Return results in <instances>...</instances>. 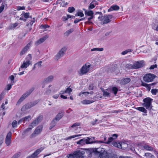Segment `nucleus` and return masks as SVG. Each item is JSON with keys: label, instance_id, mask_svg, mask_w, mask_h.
<instances>
[{"label": "nucleus", "instance_id": "obj_31", "mask_svg": "<svg viewBox=\"0 0 158 158\" xmlns=\"http://www.w3.org/2000/svg\"><path fill=\"white\" fill-rule=\"evenodd\" d=\"M86 140H87L88 144H91L94 143H98V140L97 141H93V140L91 139V138L90 137H87L86 138Z\"/></svg>", "mask_w": 158, "mask_h": 158}, {"label": "nucleus", "instance_id": "obj_27", "mask_svg": "<svg viewBox=\"0 0 158 158\" xmlns=\"http://www.w3.org/2000/svg\"><path fill=\"white\" fill-rule=\"evenodd\" d=\"M141 85L143 86H144L146 88L148 91H150L151 89V86L149 84H148L142 81Z\"/></svg>", "mask_w": 158, "mask_h": 158}, {"label": "nucleus", "instance_id": "obj_10", "mask_svg": "<svg viewBox=\"0 0 158 158\" xmlns=\"http://www.w3.org/2000/svg\"><path fill=\"white\" fill-rule=\"evenodd\" d=\"M43 129V126L40 125L38 126L35 129L33 133L31 135V138H33L35 136V135H38L40 134L42 131Z\"/></svg>", "mask_w": 158, "mask_h": 158}, {"label": "nucleus", "instance_id": "obj_2", "mask_svg": "<svg viewBox=\"0 0 158 158\" xmlns=\"http://www.w3.org/2000/svg\"><path fill=\"white\" fill-rule=\"evenodd\" d=\"M34 89V87H32L27 91L20 97L16 105L20 104L23 100L28 97L32 92Z\"/></svg>", "mask_w": 158, "mask_h": 158}, {"label": "nucleus", "instance_id": "obj_47", "mask_svg": "<svg viewBox=\"0 0 158 158\" xmlns=\"http://www.w3.org/2000/svg\"><path fill=\"white\" fill-rule=\"evenodd\" d=\"M35 22V19L34 18H33L31 20H30V22L28 24V26H31Z\"/></svg>", "mask_w": 158, "mask_h": 158}, {"label": "nucleus", "instance_id": "obj_7", "mask_svg": "<svg viewBox=\"0 0 158 158\" xmlns=\"http://www.w3.org/2000/svg\"><path fill=\"white\" fill-rule=\"evenodd\" d=\"M91 64L89 63H87L84 65L80 69V72L82 75L86 73L89 70Z\"/></svg>", "mask_w": 158, "mask_h": 158}, {"label": "nucleus", "instance_id": "obj_28", "mask_svg": "<svg viewBox=\"0 0 158 158\" xmlns=\"http://www.w3.org/2000/svg\"><path fill=\"white\" fill-rule=\"evenodd\" d=\"M114 139L113 138V137H110L108 139V140H107V141H101V142H102V143H105L106 144H109L111 142H112Z\"/></svg>", "mask_w": 158, "mask_h": 158}, {"label": "nucleus", "instance_id": "obj_58", "mask_svg": "<svg viewBox=\"0 0 158 158\" xmlns=\"http://www.w3.org/2000/svg\"><path fill=\"white\" fill-rule=\"evenodd\" d=\"M25 9V7L24 6H19L17 7V10H24Z\"/></svg>", "mask_w": 158, "mask_h": 158}, {"label": "nucleus", "instance_id": "obj_19", "mask_svg": "<svg viewBox=\"0 0 158 158\" xmlns=\"http://www.w3.org/2000/svg\"><path fill=\"white\" fill-rule=\"evenodd\" d=\"M119 9V7L117 5H112L108 10V12H110L113 10H118Z\"/></svg>", "mask_w": 158, "mask_h": 158}, {"label": "nucleus", "instance_id": "obj_17", "mask_svg": "<svg viewBox=\"0 0 158 158\" xmlns=\"http://www.w3.org/2000/svg\"><path fill=\"white\" fill-rule=\"evenodd\" d=\"M64 110H62L61 111L59 112V113L56 115L54 120L56 121L59 120L64 116Z\"/></svg>", "mask_w": 158, "mask_h": 158}, {"label": "nucleus", "instance_id": "obj_52", "mask_svg": "<svg viewBox=\"0 0 158 158\" xmlns=\"http://www.w3.org/2000/svg\"><path fill=\"white\" fill-rule=\"evenodd\" d=\"M44 40H37L35 42V45L37 46L44 42Z\"/></svg>", "mask_w": 158, "mask_h": 158}, {"label": "nucleus", "instance_id": "obj_44", "mask_svg": "<svg viewBox=\"0 0 158 158\" xmlns=\"http://www.w3.org/2000/svg\"><path fill=\"white\" fill-rule=\"evenodd\" d=\"M17 123L18 122L16 120H14L11 124L13 128L16 127H17Z\"/></svg>", "mask_w": 158, "mask_h": 158}, {"label": "nucleus", "instance_id": "obj_62", "mask_svg": "<svg viewBox=\"0 0 158 158\" xmlns=\"http://www.w3.org/2000/svg\"><path fill=\"white\" fill-rule=\"evenodd\" d=\"M88 89L89 90H92L94 89L93 85L92 84L89 85Z\"/></svg>", "mask_w": 158, "mask_h": 158}, {"label": "nucleus", "instance_id": "obj_18", "mask_svg": "<svg viewBox=\"0 0 158 158\" xmlns=\"http://www.w3.org/2000/svg\"><path fill=\"white\" fill-rule=\"evenodd\" d=\"M87 140H86V138L81 139L77 142V144L81 145H83L85 144H88Z\"/></svg>", "mask_w": 158, "mask_h": 158}, {"label": "nucleus", "instance_id": "obj_29", "mask_svg": "<svg viewBox=\"0 0 158 158\" xmlns=\"http://www.w3.org/2000/svg\"><path fill=\"white\" fill-rule=\"evenodd\" d=\"M94 102V101L92 100H89L86 99L82 101L81 102L83 104H91Z\"/></svg>", "mask_w": 158, "mask_h": 158}, {"label": "nucleus", "instance_id": "obj_37", "mask_svg": "<svg viewBox=\"0 0 158 158\" xmlns=\"http://www.w3.org/2000/svg\"><path fill=\"white\" fill-rule=\"evenodd\" d=\"M103 50V48H94L92 49L91 50V51H102Z\"/></svg>", "mask_w": 158, "mask_h": 158}, {"label": "nucleus", "instance_id": "obj_34", "mask_svg": "<svg viewBox=\"0 0 158 158\" xmlns=\"http://www.w3.org/2000/svg\"><path fill=\"white\" fill-rule=\"evenodd\" d=\"M102 91L103 93L104 96L109 97H110V92H108V91H107L106 89L105 90L103 89V90H102Z\"/></svg>", "mask_w": 158, "mask_h": 158}, {"label": "nucleus", "instance_id": "obj_9", "mask_svg": "<svg viewBox=\"0 0 158 158\" xmlns=\"http://www.w3.org/2000/svg\"><path fill=\"white\" fill-rule=\"evenodd\" d=\"M44 147H41L36 150L31 156H29L27 158H37L38 155L44 149Z\"/></svg>", "mask_w": 158, "mask_h": 158}, {"label": "nucleus", "instance_id": "obj_49", "mask_svg": "<svg viewBox=\"0 0 158 158\" xmlns=\"http://www.w3.org/2000/svg\"><path fill=\"white\" fill-rule=\"evenodd\" d=\"M131 49H128L125 50V51L122 52L121 54L123 55H124L127 54L129 52H131Z\"/></svg>", "mask_w": 158, "mask_h": 158}, {"label": "nucleus", "instance_id": "obj_61", "mask_svg": "<svg viewBox=\"0 0 158 158\" xmlns=\"http://www.w3.org/2000/svg\"><path fill=\"white\" fill-rule=\"evenodd\" d=\"M48 37V36L47 35H46L42 38L40 39L39 40H46Z\"/></svg>", "mask_w": 158, "mask_h": 158}, {"label": "nucleus", "instance_id": "obj_54", "mask_svg": "<svg viewBox=\"0 0 158 158\" xmlns=\"http://www.w3.org/2000/svg\"><path fill=\"white\" fill-rule=\"evenodd\" d=\"M145 156H146L150 157L151 158H152L154 157V156L152 155L151 153H146L145 154Z\"/></svg>", "mask_w": 158, "mask_h": 158}, {"label": "nucleus", "instance_id": "obj_23", "mask_svg": "<svg viewBox=\"0 0 158 158\" xmlns=\"http://www.w3.org/2000/svg\"><path fill=\"white\" fill-rule=\"evenodd\" d=\"M97 153V154L99 156V154L102 153L105 151L104 149L102 148H97L93 149Z\"/></svg>", "mask_w": 158, "mask_h": 158}, {"label": "nucleus", "instance_id": "obj_51", "mask_svg": "<svg viewBox=\"0 0 158 158\" xmlns=\"http://www.w3.org/2000/svg\"><path fill=\"white\" fill-rule=\"evenodd\" d=\"M158 92V89H152L151 90V93L153 95H155L156 94V93Z\"/></svg>", "mask_w": 158, "mask_h": 158}, {"label": "nucleus", "instance_id": "obj_11", "mask_svg": "<svg viewBox=\"0 0 158 158\" xmlns=\"http://www.w3.org/2000/svg\"><path fill=\"white\" fill-rule=\"evenodd\" d=\"M12 133L10 131L7 134L6 139L5 143L7 146L10 145L11 142Z\"/></svg>", "mask_w": 158, "mask_h": 158}, {"label": "nucleus", "instance_id": "obj_53", "mask_svg": "<svg viewBox=\"0 0 158 158\" xmlns=\"http://www.w3.org/2000/svg\"><path fill=\"white\" fill-rule=\"evenodd\" d=\"M119 144H120V143H118L116 142L113 141L112 142V144L114 147H117L118 148H119Z\"/></svg>", "mask_w": 158, "mask_h": 158}, {"label": "nucleus", "instance_id": "obj_24", "mask_svg": "<svg viewBox=\"0 0 158 158\" xmlns=\"http://www.w3.org/2000/svg\"><path fill=\"white\" fill-rule=\"evenodd\" d=\"M54 79V77L52 75H51L47 77L44 80V82L45 83H49L52 82Z\"/></svg>", "mask_w": 158, "mask_h": 158}, {"label": "nucleus", "instance_id": "obj_36", "mask_svg": "<svg viewBox=\"0 0 158 158\" xmlns=\"http://www.w3.org/2000/svg\"><path fill=\"white\" fill-rule=\"evenodd\" d=\"M38 124V122H37L35 120L31 123L30 126L31 127H34L36 126Z\"/></svg>", "mask_w": 158, "mask_h": 158}, {"label": "nucleus", "instance_id": "obj_13", "mask_svg": "<svg viewBox=\"0 0 158 158\" xmlns=\"http://www.w3.org/2000/svg\"><path fill=\"white\" fill-rule=\"evenodd\" d=\"M111 156V153H107L104 151L102 153L99 154L98 157L99 158H109Z\"/></svg>", "mask_w": 158, "mask_h": 158}, {"label": "nucleus", "instance_id": "obj_1", "mask_svg": "<svg viewBox=\"0 0 158 158\" xmlns=\"http://www.w3.org/2000/svg\"><path fill=\"white\" fill-rule=\"evenodd\" d=\"M98 156L93 149H86L85 156L86 158H98Z\"/></svg>", "mask_w": 158, "mask_h": 158}, {"label": "nucleus", "instance_id": "obj_25", "mask_svg": "<svg viewBox=\"0 0 158 158\" xmlns=\"http://www.w3.org/2000/svg\"><path fill=\"white\" fill-rule=\"evenodd\" d=\"M31 62L29 61H24L23 64L21 66V68H27L30 64Z\"/></svg>", "mask_w": 158, "mask_h": 158}, {"label": "nucleus", "instance_id": "obj_26", "mask_svg": "<svg viewBox=\"0 0 158 158\" xmlns=\"http://www.w3.org/2000/svg\"><path fill=\"white\" fill-rule=\"evenodd\" d=\"M80 125V123H74L71 127H69L70 130H71L72 128H73L75 130H76L77 129V127Z\"/></svg>", "mask_w": 158, "mask_h": 158}, {"label": "nucleus", "instance_id": "obj_12", "mask_svg": "<svg viewBox=\"0 0 158 158\" xmlns=\"http://www.w3.org/2000/svg\"><path fill=\"white\" fill-rule=\"evenodd\" d=\"M144 62L143 61H138L134 63L135 69L141 68L144 66Z\"/></svg>", "mask_w": 158, "mask_h": 158}, {"label": "nucleus", "instance_id": "obj_33", "mask_svg": "<svg viewBox=\"0 0 158 158\" xmlns=\"http://www.w3.org/2000/svg\"><path fill=\"white\" fill-rule=\"evenodd\" d=\"M73 31L74 29L73 28H71L65 32L64 33V35H65L68 36L70 33L73 32Z\"/></svg>", "mask_w": 158, "mask_h": 158}, {"label": "nucleus", "instance_id": "obj_8", "mask_svg": "<svg viewBox=\"0 0 158 158\" xmlns=\"http://www.w3.org/2000/svg\"><path fill=\"white\" fill-rule=\"evenodd\" d=\"M67 48L66 47L62 48L55 56V59L58 60L61 57L63 56L65 54Z\"/></svg>", "mask_w": 158, "mask_h": 158}, {"label": "nucleus", "instance_id": "obj_16", "mask_svg": "<svg viewBox=\"0 0 158 158\" xmlns=\"http://www.w3.org/2000/svg\"><path fill=\"white\" fill-rule=\"evenodd\" d=\"M106 90L108 92L113 93L115 96L117 93L118 89L115 87H113L112 88H108Z\"/></svg>", "mask_w": 158, "mask_h": 158}, {"label": "nucleus", "instance_id": "obj_5", "mask_svg": "<svg viewBox=\"0 0 158 158\" xmlns=\"http://www.w3.org/2000/svg\"><path fill=\"white\" fill-rule=\"evenodd\" d=\"M156 77V76L155 75L149 73L146 74L143 76V79L145 82L148 83L153 81Z\"/></svg>", "mask_w": 158, "mask_h": 158}, {"label": "nucleus", "instance_id": "obj_55", "mask_svg": "<svg viewBox=\"0 0 158 158\" xmlns=\"http://www.w3.org/2000/svg\"><path fill=\"white\" fill-rule=\"evenodd\" d=\"M41 28L45 29L50 27V26L47 24L42 25L40 26Z\"/></svg>", "mask_w": 158, "mask_h": 158}, {"label": "nucleus", "instance_id": "obj_35", "mask_svg": "<svg viewBox=\"0 0 158 158\" xmlns=\"http://www.w3.org/2000/svg\"><path fill=\"white\" fill-rule=\"evenodd\" d=\"M93 14V12L92 10H89L88 11H85V14L89 16H94Z\"/></svg>", "mask_w": 158, "mask_h": 158}, {"label": "nucleus", "instance_id": "obj_3", "mask_svg": "<svg viewBox=\"0 0 158 158\" xmlns=\"http://www.w3.org/2000/svg\"><path fill=\"white\" fill-rule=\"evenodd\" d=\"M152 99L149 97L145 98L143 100L144 103L143 104V105L148 110H151L152 107Z\"/></svg>", "mask_w": 158, "mask_h": 158}, {"label": "nucleus", "instance_id": "obj_59", "mask_svg": "<svg viewBox=\"0 0 158 158\" xmlns=\"http://www.w3.org/2000/svg\"><path fill=\"white\" fill-rule=\"evenodd\" d=\"M5 7V6L4 4H2L0 6V13L2 12Z\"/></svg>", "mask_w": 158, "mask_h": 158}, {"label": "nucleus", "instance_id": "obj_46", "mask_svg": "<svg viewBox=\"0 0 158 158\" xmlns=\"http://www.w3.org/2000/svg\"><path fill=\"white\" fill-rule=\"evenodd\" d=\"M20 152H18L15 154L11 158H18L20 155Z\"/></svg>", "mask_w": 158, "mask_h": 158}, {"label": "nucleus", "instance_id": "obj_41", "mask_svg": "<svg viewBox=\"0 0 158 158\" xmlns=\"http://www.w3.org/2000/svg\"><path fill=\"white\" fill-rule=\"evenodd\" d=\"M43 118V116L42 115H40L35 120L38 122V123L41 122Z\"/></svg>", "mask_w": 158, "mask_h": 158}, {"label": "nucleus", "instance_id": "obj_6", "mask_svg": "<svg viewBox=\"0 0 158 158\" xmlns=\"http://www.w3.org/2000/svg\"><path fill=\"white\" fill-rule=\"evenodd\" d=\"M37 103L38 102L37 101L28 103L22 106L21 110L22 111H25L31 107L35 106Z\"/></svg>", "mask_w": 158, "mask_h": 158}, {"label": "nucleus", "instance_id": "obj_64", "mask_svg": "<svg viewBox=\"0 0 158 158\" xmlns=\"http://www.w3.org/2000/svg\"><path fill=\"white\" fill-rule=\"evenodd\" d=\"M109 158H118V157L116 155L111 153V156Z\"/></svg>", "mask_w": 158, "mask_h": 158}, {"label": "nucleus", "instance_id": "obj_57", "mask_svg": "<svg viewBox=\"0 0 158 158\" xmlns=\"http://www.w3.org/2000/svg\"><path fill=\"white\" fill-rule=\"evenodd\" d=\"M26 59L27 60V61H30L32 59V56L31 54H29L28 55Z\"/></svg>", "mask_w": 158, "mask_h": 158}, {"label": "nucleus", "instance_id": "obj_30", "mask_svg": "<svg viewBox=\"0 0 158 158\" xmlns=\"http://www.w3.org/2000/svg\"><path fill=\"white\" fill-rule=\"evenodd\" d=\"M144 149L149 151H152L154 148L152 147L147 144H145L143 146Z\"/></svg>", "mask_w": 158, "mask_h": 158}, {"label": "nucleus", "instance_id": "obj_38", "mask_svg": "<svg viewBox=\"0 0 158 158\" xmlns=\"http://www.w3.org/2000/svg\"><path fill=\"white\" fill-rule=\"evenodd\" d=\"M94 2H97L96 1L94 0V1H92V2L90 3V5L89 6V9H93L95 7V6L94 4H93Z\"/></svg>", "mask_w": 158, "mask_h": 158}, {"label": "nucleus", "instance_id": "obj_63", "mask_svg": "<svg viewBox=\"0 0 158 158\" xmlns=\"http://www.w3.org/2000/svg\"><path fill=\"white\" fill-rule=\"evenodd\" d=\"M157 67V65L156 64L155 65H153L151 66L150 69H154L155 68H156Z\"/></svg>", "mask_w": 158, "mask_h": 158}, {"label": "nucleus", "instance_id": "obj_42", "mask_svg": "<svg viewBox=\"0 0 158 158\" xmlns=\"http://www.w3.org/2000/svg\"><path fill=\"white\" fill-rule=\"evenodd\" d=\"M23 15L26 19L28 18L29 17L30 18H32L31 16L29 17V13H24Z\"/></svg>", "mask_w": 158, "mask_h": 158}, {"label": "nucleus", "instance_id": "obj_20", "mask_svg": "<svg viewBox=\"0 0 158 158\" xmlns=\"http://www.w3.org/2000/svg\"><path fill=\"white\" fill-rule=\"evenodd\" d=\"M131 81V79L130 78H127L122 79L121 81V84L122 85H125Z\"/></svg>", "mask_w": 158, "mask_h": 158}, {"label": "nucleus", "instance_id": "obj_39", "mask_svg": "<svg viewBox=\"0 0 158 158\" xmlns=\"http://www.w3.org/2000/svg\"><path fill=\"white\" fill-rule=\"evenodd\" d=\"M75 10V8L72 6L69 7L68 8V11L70 13H73Z\"/></svg>", "mask_w": 158, "mask_h": 158}, {"label": "nucleus", "instance_id": "obj_15", "mask_svg": "<svg viewBox=\"0 0 158 158\" xmlns=\"http://www.w3.org/2000/svg\"><path fill=\"white\" fill-rule=\"evenodd\" d=\"M31 44V42L29 43L25 47L20 53V55L22 56L29 49Z\"/></svg>", "mask_w": 158, "mask_h": 158}, {"label": "nucleus", "instance_id": "obj_21", "mask_svg": "<svg viewBox=\"0 0 158 158\" xmlns=\"http://www.w3.org/2000/svg\"><path fill=\"white\" fill-rule=\"evenodd\" d=\"M119 148H121L123 150H128V144L125 143H123L121 144H119Z\"/></svg>", "mask_w": 158, "mask_h": 158}, {"label": "nucleus", "instance_id": "obj_14", "mask_svg": "<svg viewBox=\"0 0 158 158\" xmlns=\"http://www.w3.org/2000/svg\"><path fill=\"white\" fill-rule=\"evenodd\" d=\"M112 18V15H108L104 16V20L103 22V24H105L110 22L111 20H110Z\"/></svg>", "mask_w": 158, "mask_h": 158}, {"label": "nucleus", "instance_id": "obj_56", "mask_svg": "<svg viewBox=\"0 0 158 158\" xmlns=\"http://www.w3.org/2000/svg\"><path fill=\"white\" fill-rule=\"evenodd\" d=\"M65 91L66 92V93L69 94L72 91V90L71 88L68 87L66 89Z\"/></svg>", "mask_w": 158, "mask_h": 158}, {"label": "nucleus", "instance_id": "obj_60", "mask_svg": "<svg viewBox=\"0 0 158 158\" xmlns=\"http://www.w3.org/2000/svg\"><path fill=\"white\" fill-rule=\"evenodd\" d=\"M81 135H72V136L69 137L68 138H67V139H70L73 138H74L80 136Z\"/></svg>", "mask_w": 158, "mask_h": 158}, {"label": "nucleus", "instance_id": "obj_32", "mask_svg": "<svg viewBox=\"0 0 158 158\" xmlns=\"http://www.w3.org/2000/svg\"><path fill=\"white\" fill-rule=\"evenodd\" d=\"M56 122L55 120L53 119L50 123V126L49 127V129L51 130L53 127H54L56 124Z\"/></svg>", "mask_w": 158, "mask_h": 158}, {"label": "nucleus", "instance_id": "obj_48", "mask_svg": "<svg viewBox=\"0 0 158 158\" xmlns=\"http://www.w3.org/2000/svg\"><path fill=\"white\" fill-rule=\"evenodd\" d=\"M23 121L24 122V123L25 122V121L27 120H29L31 119V116L30 115H28L27 116H26L25 117H24L23 118Z\"/></svg>", "mask_w": 158, "mask_h": 158}, {"label": "nucleus", "instance_id": "obj_40", "mask_svg": "<svg viewBox=\"0 0 158 158\" xmlns=\"http://www.w3.org/2000/svg\"><path fill=\"white\" fill-rule=\"evenodd\" d=\"M76 16H80L81 17H83L84 16V14L82 11H81L78 12L75 14Z\"/></svg>", "mask_w": 158, "mask_h": 158}, {"label": "nucleus", "instance_id": "obj_50", "mask_svg": "<svg viewBox=\"0 0 158 158\" xmlns=\"http://www.w3.org/2000/svg\"><path fill=\"white\" fill-rule=\"evenodd\" d=\"M19 24L18 23H16L12 24L10 26V28L11 29H14Z\"/></svg>", "mask_w": 158, "mask_h": 158}, {"label": "nucleus", "instance_id": "obj_4", "mask_svg": "<svg viewBox=\"0 0 158 158\" xmlns=\"http://www.w3.org/2000/svg\"><path fill=\"white\" fill-rule=\"evenodd\" d=\"M86 150L81 149L75 151L74 153V155L75 158H85L86 154Z\"/></svg>", "mask_w": 158, "mask_h": 158}, {"label": "nucleus", "instance_id": "obj_45", "mask_svg": "<svg viewBox=\"0 0 158 158\" xmlns=\"http://www.w3.org/2000/svg\"><path fill=\"white\" fill-rule=\"evenodd\" d=\"M31 129L32 127H29L26 129L24 131L23 133L22 134L23 135H26L28 131H31Z\"/></svg>", "mask_w": 158, "mask_h": 158}, {"label": "nucleus", "instance_id": "obj_22", "mask_svg": "<svg viewBox=\"0 0 158 158\" xmlns=\"http://www.w3.org/2000/svg\"><path fill=\"white\" fill-rule=\"evenodd\" d=\"M136 109L139 110L140 111L142 112L145 114H143V115H147L146 113H147V110L143 107H138L136 108Z\"/></svg>", "mask_w": 158, "mask_h": 158}, {"label": "nucleus", "instance_id": "obj_43", "mask_svg": "<svg viewBox=\"0 0 158 158\" xmlns=\"http://www.w3.org/2000/svg\"><path fill=\"white\" fill-rule=\"evenodd\" d=\"M126 67L129 69H135L134 64H127L126 65Z\"/></svg>", "mask_w": 158, "mask_h": 158}]
</instances>
